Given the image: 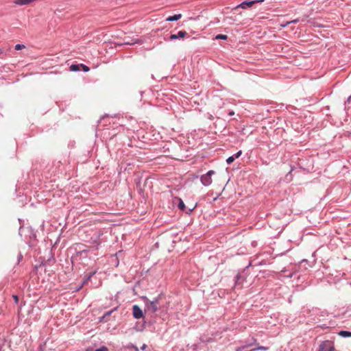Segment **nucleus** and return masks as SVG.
<instances>
[{"instance_id": "obj_1", "label": "nucleus", "mask_w": 351, "mask_h": 351, "mask_svg": "<svg viewBox=\"0 0 351 351\" xmlns=\"http://www.w3.org/2000/svg\"><path fill=\"white\" fill-rule=\"evenodd\" d=\"M215 174L213 170L208 171L206 174H204L200 178V181L204 186H208L212 184V176Z\"/></svg>"}, {"instance_id": "obj_2", "label": "nucleus", "mask_w": 351, "mask_h": 351, "mask_svg": "<svg viewBox=\"0 0 351 351\" xmlns=\"http://www.w3.org/2000/svg\"><path fill=\"white\" fill-rule=\"evenodd\" d=\"M319 351H335L334 343L330 341H323L319 345Z\"/></svg>"}, {"instance_id": "obj_3", "label": "nucleus", "mask_w": 351, "mask_h": 351, "mask_svg": "<svg viewBox=\"0 0 351 351\" xmlns=\"http://www.w3.org/2000/svg\"><path fill=\"white\" fill-rule=\"evenodd\" d=\"M146 307L149 311H151L152 313H155L158 310V300H156L155 301H149L147 300V302L145 303Z\"/></svg>"}, {"instance_id": "obj_4", "label": "nucleus", "mask_w": 351, "mask_h": 351, "mask_svg": "<svg viewBox=\"0 0 351 351\" xmlns=\"http://www.w3.org/2000/svg\"><path fill=\"white\" fill-rule=\"evenodd\" d=\"M264 0H256V1H245L242 2L239 5H238V8H241L243 9H245L247 8L252 7L253 5H254L256 3H261L263 2Z\"/></svg>"}, {"instance_id": "obj_5", "label": "nucleus", "mask_w": 351, "mask_h": 351, "mask_svg": "<svg viewBox=\"0 0 351 351\" xmlns=\"http://www.w3.org/2000/svg\"><path fill=\"white\" fill-rule=\"evenodd\" d=\"M133 316L136 319H140L143 317V313L141 308L138 305H134L132 307Z\"/></svg>"}, {"instance_id": "obj_6", "label": "nucleus", "mask_w": 351, "mask_h": 351, "mask_svg": "<svg viewBox=\"0 0 351 351\" xmlns=\"http://www.w3.org/2000/svg\"><path fill=\"white\" fill-rule=\"evenodd\" d=\"M186 34L187 33L185 31H180L177 34H171L170 40H172L177 38H183Z\"/></svg>"}, {"instance_id": "obj_7", "label": "nucleus", "mask_w": 351, "mask_h": 351, "mask_svg": "<svg viewBox=\"0 0 351 351\" xmlns=\"http://www.w3.org/2000/svg\"><path fill=\"white\" fill-rule=\"evenodd\" d=\"M182 18L181 14H174L173 16H169L166 19L167 21H175Z\"/></svg>"}, {"instance_id": "obj_8", "label": "nucleus", "mask_w": 351, "mask_h": 351, "mask_svg": "<svg viewBox=\"0 0 351 351\" xmlns=\"http://www.w3.org/2000/svg\"><path fill=\"white\" fill-rule=\"evenodd\" d=\"M117 309V308L110 311H108L106 312L104 315L103 317L101 318V321H103V322H108L109 320V317L110 315L112 314V313L115 311Z\"/></svg>"}, {"instance_id": "obj_9", "label": "nucleus", "mask_w": 351, "mask_h": 351, "mask_svg": "<svg viewBox=\"0 0 351 351\" xmlns=\"http://www.w3.org/2000/svg\"><path fill=\"white\" fill-rule=\"evenodd\" d=\"M339 335L343 337H351V332L347 330H341L339 332Z\"/></svg>"}, {"instance_id": "obj_10", "label": "nucleus", "mask_w": 351, "mask_h": 351, "mask_svg": "<svg viewBox=\"0 0 351 351\" xmlns=\"http://www.w3.org/2000/svg\"><path fill=\"white\" fill-rule=\"evenodd\" d=\"M71 71H77L81 70V64H72L70 66Z\"/></svg>"}, {"instance_id": "obj_11", "label": "nucleus", "mask_w": 351, "mask_h": 351, "mask_svg": "<svg viewBox=\"0 0 351 351\" xmlns=\"http://www.w3.org/2000/svg\"><path fill=\"white\" fill-rule=\"evenodd\" d=\"M178 206L181 210H184V209H185V204L181 199H178Z\"/></svg>"}, {"instance_id": "obj_12", "label": "nucleus", "mask_w": 351, "mask_h": 351, "mask_svg": "<svg viewBox=\"0 0 351 351\" xmlns=\"http://www.w3.org/2000/svg\"><path fill=\"white\" fill-rule=\"evenodd\" d=\"M235 286H237L239 284L241 283L242 281V276L240 274H237L235 277Z\"/></svg>"}, {"instance_id": "obj_13", "label": "nucleus", "mask_w": 351, "mask_h": 351, "mask_svg": "<svg viewBox=\"0 0 351 351\" xmlns=\"http://www.w3.org/2000/svg\"><path fill=\"white\" fill-rule=\"evenodd\" d=\"M215 39H216V40H219V39L227 40L228 36L225 34H218L215 36Z\"/></svg>"}, {"instance_id": "obj_14", "label": "nucleus", "mask_w": 351, "mask_h": 351, "mask_svg": "<svg viewBox=\"0 0 351 351\" xmlns=\"http://www.w3.org/2000/svg\"><path fill=\"white\" fill-rule=\"evenodd\" d=\"M268 348L265 346H258L256 348L252 349L251 351H256V350H267Z\"/></svg>"}, {"instance_id": "obj_15", "label": "nucleus", "mask_w": 351, "mask_h": 351, "mask_svg": "<svg viewBox=\"0 0 351 351\" xmlns=\"http://www.w3.org/2000/svg\"><path fill=\"white\" fill-rule=\"evenodd\" d=\"M25 46L24 45L17 44L15 45L14 49L17 51L25 49Z\"/></svg>"}, {"instance_id": "obj_16", "label": "nucleus", "mask_w": 351, "mask_h": 351, "mask_svg": "<svg viewBox=\"0 0 351 351\" xmlns=\"http://www.w3.org/2000/svg\"><path fill=\"white\" fill-rule=\"evenodd\" d=\"M235 160V158L234 156H230L227 158L226 162L228 165L233 162V161Z\"/></svg>"}, {"instance_id": "obj_17", "label": "nucleus", "mask_w": 351, "mask_h": 351, "mask_svg": "<svg viewBox=\"0 0 351 351\" xmlns=\"http://www.w3.org/2000/svg\"><path fill=\"white\" fill-rule=\"evenodd\" d=\"M81 69H82V71H84L85 72H87L90 70L88 66H87L86 65L82 64H81Z\"/></svg>"}, {"instance_id": "obj_18", "label": "nucleus", "mask_w": 351, "mask_h": 351, "mask_svg": "<svg viewBox=\"0 0 351 351\" xmlns=\"http://www.w3.org/2000/svg\"><path fill=\"white\" fill-rule=\"evenodd\" d=\"M95 351H108V348L106 346H102Z\"/></svg>"}, {"instance_id": "obj_19", "label": "nucleus", "mask_w": 351, "mask_h": 351, "mask_svg": "<svg viewBox=\"0 0 351 351\" xmlns=\"http://www.w3.org/2000/svg\"><path fill=\"white\" fill-rule=\"evenodd\" d=\"M242 154V151H239L238 152H237L234 155H233L234 156L235 158H239L241 155Z\"/></svg>"}, {"instance_id": "obj_20", "label": "nucleus", "mask_w": 351, "mask_h": 351, "mask_svg": "<svg viewBox=\"0 0 351 351\" xmlns=\"http://www.w3.org/2000/svg\"><path fill=\"white\" fill-rule=\"evenodd\" d=\"M95 273H96V271L89 273L87 275V279L89 280Z\"/></svg>"}, {"instance_id": "obj_21", "label": "nucleus", "mask_w": 351, "mask_h": 351, "mask_svg": "<svg viewBox=\"0 0 351 351\" xmlns=\"http://www.w3.org/2000/svg\"><path fill=\"white\" fill-rule=\"evenodd\" d=\"M12 297H13V299H14L15 303H18V302H19V297L17 295H14Z\"/></svg>"}, {"instance_id": "obj_22", "label": "nucleus", "mask_w": 351, "mask_h": 351, "mask_svg": "<svg viewBox=\"0 0 351 351\" xmlns=\"http://www.w3.org/2000/svg\"><path fill=\"white\" fill-rule=\"evenodd\" d=\"M147 348V346L145 344H143L141 347V350H145Z\"/></svg>"}, {"instance_id": "obj_23", "label": "nucleus", "mask_w": 351, "mask_h": 351, "mask_svg": "<svg viewBox=\"0 0 351 351\" xmlns=\"http://www.w3.org/2000/svg\"><path fill=\"white\" fill-rule=\"evenodd\" d=\"M228 114H229L230 116H232V115H234V112L233 111H230V112L228 113Z\"/></svg>"}, {"instance_id": "obj_24", "label": "nucleus", "mask_w": 351, "mask_h": 351, "mask_svg": "<svg viewBox=\"0 0 351 351\" xmlns=\"http://www.w3.org/2000/svg\"><path fill=\"white\" fill-rule=\"evenodd\" d=\"M298 22V20L296 19V20H293V21H291L290 23H296Z\"/></svg>"}, {"instance_id": "obj_25", "label": "nucleus", "mask_w": 351, "mask_h": 351, "mask_svg": "<svg viewBox=\"0 0 351 351\" xmlns=\"http://www.w3.org/2000/svg\"><path fill=\"white\" fill-rule=\"evenodd\" d=\"M4 53V49H0V54H2Z\"/></svg>"}, {"instance_id": "obj_26", "label": "nucleus", "mask_w": 351, "mask_h": 351, "mask_svg": "<svg viewBox=\"0 0 351 351\" xmlns=\"http://www.w3.org/2000/svg\"><path fill=\"white\" fill-rule=\"evenodd\" d=\"M133 347L135 348L136 351H138V349L136 347H135L134 346H133Z\"/></svg>"}, {"instance_id": "obj_27", "label": "nucleus", "mask_w": 351, "mask_h": 351, "mask_svg": "<svg viewBox=\"0 0 351 351\" xmlns=\"http://www.w3.org/2000/svg\"><path fill=\"white\" fill-rule=\"evenodd\" d=\"M0 351H1V346L0 345Z\"/></svg>"}]
</instances>
